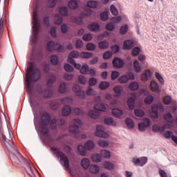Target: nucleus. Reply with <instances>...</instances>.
I'll return each instance as SVG.
<instances>
[{"label": "nucleus", "mask_w": 177, "mask_h": 177, "mask_svg": "<svg viewBox=\"0 0 177 177\" xmlns=\"http://www.w3.org/2000/svg\"><path fill=\"white\" fill-rule=\"evenodd\" d=\"M12 164L14 165H21L24 167L28 175L31 177H34V171H35V167L24 158L20 152H17V155L12 156Z\"/></svg>", "instance_id": "nucleus-1"}, {"label": "nucleus", "mask_w": 177, "mask_h": 177, "mask_svg": "<svg viewBox=\"0 0 177 177\" xmlns=\"http://www.w3.org/2000/svg\"><path fill=\"white\" fill-rule=\"evenodd\" d=\"M28 88H30L31 82H37L41 78V71L38 68L34 67V65L30 64L26 69V74Z\"/></svg>", "instance_id": "nucleus-2"}, {"label": "nucleus", "mask_w": 177, "mask_h": 177, "mask_svg": "<svg viewBox=\"0 0 177 177\" xmlns=\"http://www.w3.org/2000/svg\"><path fill=\"white\" fill-rule=\"evenodd\" d=\"M2 142H3V146L7 149L8 151H11V150H14V152L12 154V159L11 161H13V156H17V153H19V151L17 150V147H16V145H15V142H13V139L11 138V143H9L8 140H6V136H3L2 134Z\"/></svg>", "instance_id": "nucleus-3"}, {"label": "nucleus", "mask_w": 177, "mask_h": 177, "mask_svg": "<svg viewBox=\"0 0 177 177\" xmlns=\"http://www.w3.org/2000/svg\"><path fill=\"white\" fill-rule=\"evenodd\" d=\"M53 150H54V151H56L58 157H60L61 162H62V164H64V167H65L66 169H68V168H70V162L67 156L61 151L57 150V148L56 147H53Z\"/></svg>", "instance_id": "nucleus-4"}, {"label": "nucleus", "mask_w": 177, "mask_h": 177, "mask_svg": "<svg viewBox=\"0 0 177 177\" xmlns=\"http://www.w3.org/2000/svg\"><path fill=\"white\" fill-rule=\"evenodd\" d=\"M50 120L52 117L50 113L46 111L40 113V125H49Z\"/></svg>", "instance_id": "nucleus-5"}, {"label": "nucleus", "mask_w": 177, "mask_h": 177, "mask_svg": "<svg viewBox=\"0 0 177 177\" xmlns=\"http://www.w3.org/2000/svg\"><path fill=\"white\" fill-rule=\"evenodd\" d=\"M73 122L74 125L69 127V131L73 135H77L80 132V125H82V121L80 119H74Z\"/></svg>", "instance_id": "nucleus-6"}, {"label": "nucleus", "mask_w": 177, "mask_h": 177, "mask_svg": "<svg viewBox=\"0 0 177 177\" xmlns=\"http://www.w3.org/2000/svg\"><path fill=\"white\" fill-rule=\"evenodd\" d=\"M47 50L52 52V50H57L58 52H63V47L59 43H55L50 41L47 44Z\"/></svg>", "instance_id": "nucleus-7"}, {"label": "nucleus", "mask_w": 177, "mask_h": 177, "mask_svg": "<svg viewBox=\"0 0 177 177\" xmlns=\"http://www.w3.org/2000/svg\"><path fill=\"white\" fill-rule=\"evenodd\" d=\"M33 35H35V37L38 35V32L39 31V28H41V24L39 23V20L38 19V17L37 16V14L33 15Z\"/></svg>", "instance_id": "nucleus-8"}, {"label": "nucleus", "mask_w": 177, "mask_h": 177, "mask_svg": "<svg viewBox=\"0 0 177 177\" xmlns=\"http://www.w3.org/2000/svg\"><path fill=\"white\" fill-rule=\"evenodd\" d=\"M158 109L160 110V111H164V106L162 104L153 105L151 106V116L152 118H158Z\"/></svg>", "instance_id": "nucleus-9"}, {"label": "nucleus", "mask_w": 177, "mask_h": 177, "mask_svg": "<svg viewBox=\"0 0 177 177\" xmlns=\"http://www.w3.org/2000/svg\"><path fill=\"white\" fill-rule=\"evenodd\" d=\"M30 104L32 108V111L33 112L34 115H37V111L41 110L42 109V106H41V103L39 101L32 99L30 101Z\"/></svg>", "instance_id": "nucleus-10"}, {"label": "nucleus", "mask_w": 177, "mask_h": 177, "mask_svg": "<svg viewBox=\"0 0 177 177\" xmlns=\"http://www.w3.org/2000/svg\"><path fill=\"white\" fill-rule=\"evenodd\" d=\"M104 126L103 125H97L96 127V136L98 138H109V133L104 131Z\"/></svg>", "instance_id": "nucleus-11"}, {"label": "nucleus", "mask_w": 177, "mask_h": 177, "mask_svg": "<svg viewBox=\"0 0 177 177\" xmlns=\"http://www.w3.org/2000/svg\"><path fill=\"white\" fill-rule=\"evenodd\" d=\"M149 127H150V119L149 118H145L143 120V122L138 123V129L141 131V132L146 131V129L149 128Z\"/></svg>", "instance_id": "nucleus-12"}, {"label": "nucleus", "mask_w": 177, "mask_h": 177, "mask_svg": "<svg viewBox=\"0 0 177 177\" xmlns=\"http://www.w3.org/2000/svg\"><path fill=\"white\" fill-rule=\"evenodd\" d=\"M73 92H75L77 96L80 97V99H85V93L81 90V87L78 84H75L73 86Z\"/></svg>", "instance_id": "nucleus-13"}, {"label": "nucleus", "mask_w": 177, "mask_h": 177, "mask_svg": "<svg viewBox=\"0 0 177 177\" xmlns=\"http://www.w3.org/2000/svg\"><path fill=\"white\" fill-rule=\"evenodd\" d=\"M133 162L135 165H139L140 167H143L147 162V157L142 158H133Z\"/></svg>", "instance_id": "nucleus-14"}, {"label": "nucleus", "mask_w": 177, "mask_h": 177, "mask_svg": "<svg viewBox=\"0 0 177 177\" xmlns=\"http://www.w3.org/2000/svg\"><path fill=\"white\" fill-rule=\"evenodd\" d=\"M135 100H136V94L133 93H131V97L127 100V106L130 110L135 109Z\"/></svg>", "instance_id": "nucleus-15"}, {"label": "nucleus", "mask_w": 177, "mask_h": 177, "mask_svg": "<svg viewBox=\"0 0 177 177\" xmlns=\"http://www.w3.org/2000/svg\"><path fill=\"white\" fill-rule=\"evenodd\" d=\"M5 21H6V16L3 15V12H0V37H2V34H3Z\"/></svg>", "instance_id": "nucleus-16"}, {"label": "nucleus", "mask_w": 177, "mask_h": 177, "mask_svg": "<svg viewBox=\"0 0 177 177\" xmlns=\"http://www.w3.org/2000/svg\"><path fill=\"white\" fill-rule=\"evenodd\" d=\"M112 64L113 67H115L116 68H122L124 66V62L118 57H115L112 61Z\"/></svg>", "instance_id": "nucleus-17"}, {"label": "nucleus", "mask_w": 177, "mask_h": 177, "mask_svg": "<svg viewBox=\"0 0 177 177\" xmlns=\"http://www.w3.org/2000/svg\"><path fill=\"white\" fill-rule=\"evenodd\" d=\"M88 30L93 32H99L100 31V25L97 22H93L88 26Z\"/></svg>", "instance_id": "nucleus-18"}, {"label": "nucleus", "mask_w": 177, "mask_h": 177, "mask_svg": "<svg viewBox=\"0 0 177 177\" xmlns=\"http://www.w3.org/2000/svg\"><path fill=\"white\" fill-rule=\"evenodd\" d=\"M71 113H73V109H71V107L68 105L64 106L62 110V114L65 117L70 115Z\"/></svg>", "instance_id": "nucleus-19"}, {"label": "nucleus", "mask_w": 177, "mask_h": 177, "mask_svg": "<svg viewBox=\"0 0 177 177\" xmlns=\"http://www.w3.org/2000/svg\"><path fill=\"white\" fill-rule=\"evenodd\" d=\"M124 49L127 50V49H132V48H133V46H135V42H133V40H131V39H128L126 40L124 42Z\"/></svg>", "instance_id": "nucleus-20"}, {"label": "nucleus", "mask_w": 177, "mask_h": 177, "mask_svg": "<svg viewBox=\"0 0 177 177\" xmlns=\"http://www.w3.org/2000/svg\"><path fill=\"white\" fill-rule=\"evenodd\" d=\"M104 123L106 125H111L112 127H117V122L114 121L113 118H107L104 119Z\"/></svg>", "instance_id": "nucleus-21"}, {"label": "nucleus", "mask_w": 177, "mask_h": 177, "mask_svg": "<svg viewBox=\"0 0 177 177\" xmlns=\"http://www.w3.org/2000/svg\"><path fill=\"white\" fill-rule=\"evenodd\" d=\"M81 165L84 169H88L91 165V162L88 158H84L81 160Z\"/></svg>", "instance_id": "nucleus-22"}, {"label": "nucleus", "mask_w": 177, "mask_h": 177, "mask_svg": "<svg viewBox=\"0 0 177 177\" xmlns=\"http://www.w3.org/2000/svg\"><path fill=\"white\" fill-rule=\"evenodd\" d=\"M88 114L91 118H93L94 120H97L100 117V113L96 111H89Z\"/></svg>", "instance_id": "nucleus-23"}, {"label": "nucleus", "mask_w": 177, "mask_h": 177, "mask_svg": "<svg viewBox=\"0 0 177 177\" xmlns=\"http://www.w3.org/2000/svg\"><path fill=\"white\" fill-rule=\"evenodd\" d=\"M111 113L117 118H121V117H122V114H123V113L121 111V109H112Z\"/></svg>", "instance_id": "nucleus-24"}, {"label": "nucleus", "mask_w": 177, "mask_h": 177, "mask_svg": "<svg viewBox=\"0 0 177 177\" xmlns=\"http://www.w3.org/2000/svg\"><path fill=\"white\" fill-rule=\"evenodd\" d=\"M142 81H147L149 78H151V71H145V72L141 75Z\"/></svg>", "instance_id": "nucleus-25"}, {"label": "nucleus", "mask_w": 177, "mask_h": 177, "mask_svg": "<svg viewBox=\"0 0 177 177\" xmlns=\"http://www.w3.org/2000/svg\"><path fill=\"white\" fill-rule=\"evenodd\" d=\"M125 124L129 129H133V128H135V122H133V120L131 118H127L125 120Z\"/></svg>", "instance_id": "nucleus-26"}, {"label": "nucleus", "mask_w": 177, "mask_h": 177, "mask_svg": "<svg viewBox=\"0 0 177 177\" xmlns=\"http://www.w3.org/2000/svg\"><path fill=\"white\" fill-rule=\"evenodd\" d=\"M150 89L152 91V92H158L159 87L158 84H157V82L155 81H151L150 83Z\"/></svg>", "instance_id": "nucleus-27"}, {"label": "nucleus", "mask_w": 177, "mask_h": 177, "mask_svg": "<svg viewBox=\"0 0 177 177\" xmlns=\"http://www.w3.org/2000/svg\"><path fill=\"white\" fill-rule=\"evenodd\" d=\"M49 79L47 82L48 86H50L56 81V76L54 74L50 73L48 75Z\"/></svg>", "instance_id": "nucleus-28"}, {"label": "nucleus", "mask_w": 177, "mask_h": 177, "mask_svg": "<svg viewBox=\"0 0 177 177\" xmlns=\"http://www.w3.org/2000/svg\"><path fill=\"white\" fill-rule=\"evenodd\" d=\"M128 88L130 91H138L139 89V84L136 82H133L129 84Z\"/></svg>", "instance_id": "nucleus-29"}, {"label": "nucleus", "mask_w": 177, "mask_h": 177, "mask_svg": "<svg viewBox=\"0 0 177 177\" xmlns=\"http://www.w3.org/2000/svg\"><path fill=\"white\" fill-rule=\"evenodd\" d=\"M86 148L82 145H78L77 151L80 156H86Z\"/></svg>", "instance_id": "nucleus-30"}, {"label": "nucleus", "mask_w": 177, "mask_h": 177, "mask_svg": "<svg viewBox=\"0 0 177 177\" xmlns=\"http://www.w3.org/2000/svg\"><path fill=\"white\" fill-rule=\"evenodd\" d=\"M84 147L87 149V150H92L95 147V143L93 141L89 140L84 143Z\"/></svg>", "instance_id": "nucleus-31"}, {"label": "nucleus", "mask_w": 177, "mask_h": 177, "mask_svg": "<svg viewBox=\"0 0 177 177\" xmlns=\"http://www.w3.org/2000/svg\"><path fill=\"white\" fill-rule=\"evenodd\" d=\"M133 66L136 73H140V71H142V67L140 66V64H139L138 60L133 61Z\"/></svg>", "instance_id": "nucleus-32"}, {"label": "nucleus", "mask_w": 177, "mask_h": 177, "mask_svg": "<svg viewBox=\"0 0 177 177\" xmlns=\"http://www.w3.org/2000/svg\"><path fill=\"white\" fill-rule=\"evenodd\" d=\"M91 158L94 162H100L102 161V156L99 153L93 154Z\"/></svg>", "instance_id": "nucleus-33"}, {"label": "nucleus", "mask_w": 177, "mask_h": 177, "mask_svg": "<svg viewBox=\"0 0 177 177\" xmlns=\"http://www.w3.org/2000/svg\"><path fill=\"white\" fill-rule=\"evenodd\" d=\"M68 6L70 9H77L78 8V3L75 0H71L68 2Z\"/></svg>", "instance_id": "nucleus-34"}, {"label": "nucleus", "mask_w": 177, "mask_h": 177, "mask_svg": "<svg viewBox=\"0 0 177 177\" xmlns=\"http://www.w3.org/2000/svg\"><path fill=\"white\" fill-rule=\"evenodd\" d=\"M59 12L62 16H68V9L67 7H61L59 9Z\"/></svg>", "instance_id": "nucleus-35"}, {"label": "nucleus", "mask_w": 177, "mask_h": 177, "mask_svg": "<svg viewBox=\"0 0 177 177\" xmlns=\"http://www.w3.org/2000/svg\"><path fill=\"white\" fill-rule=\"evenodd\" d=\"M134 114L136 117L139 118H142V117H145V111L142 109H134Z\"/></svg>", "instance_id": "nucleus-36"}, {"label": "nucleus", "mask_w": 177, "mask_h": 177, "mask_svg": "<svg viewBox=\"0 0 177 177\" xmlns=\"http://www.w3.org/2000/svg\"><path fill=\"white\" fill-rule=\"evenodd\" d=\"M41 125V133L42 135H48L49 132V127H48V125L45 124H40Z\"/></svg>", "instance_id": "nucleus-37"}, {"label": "nucleus", "mask_w": 177, "mask_h": 177, "mask_svg": "<svg viewBox=\"0 0 177 177\" xmlns=\"http://www.w3.org/2000/svg\"><path fill=\"white\" fill-rule=\"evenodd\" d=\"M93 56V54L92 53L82 52L80 53V57H82L83 59H91Z\"/></svg>", "instance_id": "nucleus-38"}, {"label": "nucleus", "mask_w": 177, "mask_h": 177, "mask_svg": "<svg viewBox=\"0 0 177 177\" xmlns=\"http://www.w3.org/2000/svg\"><path fill=\"white\" fill-rule=\"evenodd\" d=\"M72 113L75 115H82V114H84V111L80 108H73Z\"/></svg>", "instance_id": "nucleus-39"}, {"label": "nucleus", "mask_w": 177, "mask_h": 177, "mask_svg": "<svg viewBox=\"0 0 177 177\" xmlns=\"http://www.w3.org/2000/svg\"><path fill=\"white\" fill-rule=\"evenodd\" d=\"M118 81L120 84H127L129 81L128 75H124L119 77Z\"/></svg>", "instance_id": "nucleus-40"}, {"label": "nucleus", "mask_w": 177, "mask_h": 177, "mask_svg": "<svg viewBox=\"0 0 177 177\" xmlns=\"http://www.w3.org/2000/svg\"><path fill=\"white\" fill-rule=\"evenodd\" d=\"M94 109L98 111H104L106 110V106L103 104H97L94 105Z\"/></svg>", "instance_id": "nucleus-41"}, {"label": "nucleus", "mask_w": 177, "mask_h": 177, "mask_svg": "<svg viewBox=\"0 0 177 177\" xmlns=\"http://www.w3.org/2000/svg\"><path fill=\"white\" fill-rule=\"evenodd\" d=\"M68 63L73 64L77 70H81V64L75 63V61L73 58L68 59Z\"/></svg>", "instance_id": "nucleus-42"}, {"label": "nucleus", "mask_w": 177, "mask_h": 177, "mask_svg": "<svg viewBox=\"0 0 177 177\" xmlns=\"http://www.w3.org/2000/svg\"><path fill=\"white\" fill-rule=\"evenodd\" d=\"M99 171H100V168L97 165H91L90 166V171L91 174H98Z\"/></svg>", "instance_id": "nucleus-43"}, {"label": "nucleus", "mask_w": 177, "mask_h": 177, "mask_svg": "<svg viewBox=\"0 0 177 177\" xmlns=\"http://www.w3.org/2000/svg\"><path fill=\"white\" fill-rule=\"evenodd\" d=\"M164 118L165 121H167V122H170V123L174 122V116H172V114L171 113H166L164 115Z\"/></svg>", "instance_id": "nucleus-44"}, {"label": "nucleus", "mask_w": 177, "mask_h": 177, "mask_svg": "<svg viewBox=\"0 0 177 177\" xmlns=\"http://www.w3.org/2000/svg\"><path fill=\"white\" fill-rule=\"evenodd\" d=\"M100 49H107L109 48V43L106 41H100L98 43Z\"/></svg>", "instance_id": "nucleus-45"}, {"label": "nucleus", "mask_w": 177, "mask_h": 177, "mask_svg": "<svg viewBox=\"0 0 177 177\" xmlns=\"http://www.w3.org/2000/svg\"><path fill=\"white\" fill-rule=\"evenodd\" d=\"M67 91V86L66 85L65 83L62 82L60 83L59 87V92L60 93H64Z\"/></svg>", "instance_id": "nucleus-46"}, {"label": "nucleus", "mask_w": 177, "mask_h": 177, "mask_svg": "<svg viewBox=\"0 0 177 177\" xmlns=\"http://www.w3.org/2000/svg\"><path fill=\"white\" fill-rule=\"evenodd\" d=\"M89 71V66L88 64H84L80 68V73L82 74H88V72Z\"/></svg>", "instance_id": "nucleus-47"}, {"label": "nucleus", "mask_w": 177, "mask_h": 177, "mask_svg": "<svg viewBox=\"0 0 177 177\" xmlns=\"http://www.w3.org/2000/svg\"><path fill=\"white\" fill-rule=\"evenodd\" d=\"M44 97H50L53 95L52 91L49 89H45L41 92Z\"/></svg>", "instance_id": "nucleus-48"}, {"label": "nucleus", "mask_w": 177, "mask_h": 177, "mask_svg": "<svg viewBox=\"0 0 177 177\" xmlns=\"http://www.w3.org/2000/svg\"><path fill=\"white\" fill-rule=\"evenodd\" d=\"M99 2L97 1H90L87 3L86 6H88V8H97V5H98Z\"/></svg>", "instance_id": "nucleus-49"}, {"label": "nucleus", "mask_w": 177, "mask_h": 177, "mask_svg": "<svg viewBox=\"0 0 177 177\" xmlns=\"http://www.w3.org/2000/svg\"><path fill=\"white\" fill-rule=\"evenodd\" d=\"M109 85L110 84H109L107 82H101L99 84V88L102 90L107 89Z\"/></svg>", "instance_id": "nucleus-50"}, {"label": "nucleus", "mask_w": 177, "mask_h": 177, "mask_svg": "<svg viewBox=\"0 0 177 177\" xmlns=\"http://www.w3.org/2000/svg\"><path fill=\"white\" fill-rule=\"evenodd\" d=\"M50 62L54 66H56V65L59 64V59L57 58V57L56 55L51 56V57L50 59Z\"/></svg>", "instance_id": "nucleus-51"}, {"label": "nucleus", "mask_w": 177, "mask_h": 177, "mask_svg": "<svg viewBox=\"0 0 177 177\" xmlns=\"http://www.w3.org/2000/svg\"><path fill=\"white\" fill-rule=\"evenodd\" d=\"M153 101H154V97H153V95H148L145 99V103L146 104H151V103H153Z\"/></svg>", "instance_id": "nucleus-52"}, {"label": "nucleus", "mask_w": 177, "mask_h": 177, "mask_svg": "<svg viewBox=\"0 0 177 177\" xmlns=\"http://www.w3.org/2000/svg\"><path fill=\"white\" fill-rule=\"evenodd\" d=\"M104 167L106 168V169H109V171H111L113 168H114V164L111 163V162H105L104 163Z\"/></svg>", "instance_id": "nucleus-53"}, {"label": "nucleus", "mask_w": 177, "mask_h": 177, "mask_svg": "<svg viewBox=\"0 0 177 177\" xmlns=\"http://www.w3.org/2000/svg\"><path fill=\"white\" fill-rule=\"evenodd\" d=\"M55 21L56 24H61L63 23V18L59 14H57L55 15Z\"/></svg>", "instance_id": "nucleus-54"}, {"label": "nucleus", "mask_w": 177, "mask_h": 177, "mask_svg": "<svg viewBox=\"0 0 177 177\" xmlns=\"http://www.w3.org/2000/svg\"><path fill=\"white\" fill-rule=\"evenodd\" d=\"M127 31H128V25H124L121 26V28H120V34H121V35H124L127 34Z\"/></svg>", "instance_id": "nucleus-55"}, {"label": "nucleus", "mask_w": 177, "mask_h": 177, "mask_svg": "<svg viewBox=\"0 0 177 177\" xmlns=\"http://www.w3.org/2000/svg\"><path fill=\"white\" fill-rule=\"evenodd\" d=\"M57 120L51 119L49 125L52 129H55L57 127Z\"/></svg>", "instance_id": "nucleus-56"}, {"label": "nucleus", "mask_w": 177, "mask_h": 177, "mask_svg": "<svg viewBox=\"0 0 177 177\" xmlns=\"http://www.w3.org/2000/svg\"><path fill=\"white\" fill-rule=\"evenodd\" d=\"M97 145L100 146V147H108L109 141H104V140H100L97 142Z\"/></svg>", "instance_id": "nucleus-57"}, {"label": "nucleus", "mask_w": 177, "mask_h": 177, "mask_svg": "<svg viewBox=\"0 0 177 177\" xmlns=\"http://www.w3.org/2000/svg\"><path fill=\"white\" fill-rule=\"evenodd\" d=\"M64 70H66L68 73H73L74 71V68L71 66V65L68 64H65L64 66Z\"/></svg>", "instance_id": "nucleus-58"}, {"label": "nucleus", "mask_w": 177, "mask_h": 177, "mask_svg": "<svg viewBox=\"0 0 177 177\" xmlns=\"http://www.w3.org/2000/svg\"><path fill=\"white\" fill-rule=\"evenodd\" d=\"M155 76L159 81L160 84H161V85H164V78L161 76V74H160V73H156Z\"/></svg>", "instance_id": "nucleus-59"}, {"label": "nucleus", "mask_w": 177, "mask_h": 177, "mask_svg": "<svg viewBox=\"0 0 177 177\" xmlns=\"http://www.w3.org/2000/svg\"><path fill=\"white\" fill-rule=\"evenodd\" d=\"M62 104H71L73 103V100L68 97H65L61 101Z\"/></svg>", "instance_id": "nucleus-60"}, {"label": "nucleus", "mask_w": 177, "mask_h": 177, "mask_svg": "<svg viewBox=\"0 0 177 177\" xmlns=\"http://www.w3.org/2000/svg\"><path fill=\"white\" fill-rule=\"evenodd\" d=\"M101 155L104 158H110V151L107 150H102Z\"/></svg>", "instance_id": "nucleus-61"}, {"label": "nucleus", "mask_w": 177, "mask_h": 177, "mask_svg": "<svg viewBox=\"0 0 177 177\" xmlns=\"http://www.w3.org/2000/svg\"><path fill=\"white\" fill-rule=\"evenodd\" d=\"M110 10L114 16H117L118 15V10L114 6V5H111L110 6Z\"/></svg>", "instance_id": "nucleus-62"}, {"label": "nucleus", "mask_w": 177, "mask_h": 177, "mask_svg": "<svg viewBox=\"0 0 177 177\" xmlns=\"http://www.w3.org/2000/svg\"><path fill=\"white\" fill-rule=\"evenodd\" d=\"M78 56H80V53L77 51H73L70 53L68 59H73V57H77Z\"/></svg>", "instance_id": "nucleus-63"}, {"label": "nucleus", "mask_w": 177, "mask_h": 177, "mask_svg": "<svg viewBox=\"0 0 177 177\" xmlns=\"http://www.w3.org/2000/svg\"><path fill=\"white\" fill-rule=\"evenodd\" d=\"M100 17L103 21H105V20L109 19V14H107V12H102L100 14Z\"/></svg>", "instance_id": "nucleus-64"}]
</instances>
